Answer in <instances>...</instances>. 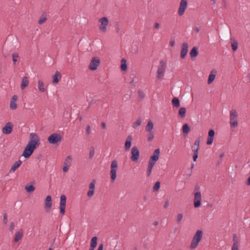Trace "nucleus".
Segmentation results:
<instances>
[{
	"label": "nucleus",
	"instance_id": "nucleus-1",
	"mask_svg": "<svg viewBox=\"0 0 250 250\" xmlns=\"http://www.w3.org/2000/svg\"><path fill=\"white\" fill-rule=\"evenodd\" d=\"M203 237V231L202 230H197L194 234L191 242L189 248L195 249L198 246L199 243L201 241Z\"/></svg>",
	"mask_w": 250,
	"mask_h": 250
},
{
	"label": "nucleus",
	"instance_id": "nucleus-2",
	"mask_svg": "<svg viewBox=\"0 0 250 250\" xmlns=\"http://www.w3.org/2000/svg\"><path fill=\"white\" fill-rule=\"evenodd\" d=\"M28 144L36 148L41 144L40 137L35 133H31L30 134Z\"/></svg>",
	"mask_w": 250,
	"mask_h": 250
},
{
	"label": "nucleus",
	"instance_id": "nucleus-3",
	"mask_svg": "<svg viewBox=\"0 0 250 250\" xmlns=\"http://www.w3.org/2000/svg\"><path fill=\"white\" fill-rule=\"evenodd\" d=\"M237 115V112L235 109H233L230 110L229 124L231 127H235L238 125Z\"/></svg>",
	"mask_w": 250,
	"mask_h": 250
},
{
	"label": "nucleus",
	"instance_id": "nucleus-4",
	"mask_svg": "<svg viewBox=\"0 0 250 250\" xmlns=\"http://www.w3.org/2000/svg\"><path fill=\"white\" fill-rule=\"evenodd\" d=\"M118 163L116 160H113L111 164L110 174L112 182H114L116 178Z\"/></svg>",
	"mask_w": 250,
	"mask_h": 250
},
{
	"label": "nucleus",
	"instance_id": "nucleus-5",
	"mask_svg": "<svg viewBox=\"0 0 250 250\" xmlns=\"http://www.w3.org/2000/svg\"><path fill=\"white\" fill-rule=\"evenodd\" d=\"M47 140L51 144H57L62 141V137L58 133H53L48 137Z\"/></svg>",
	"mask_w": 250,
	"mask_h": 250
},
{
	"label": "nucleus",
	"instance_id": "nucleus-6",
	"mask_svg": "<svg viewBox=\"0 0 250 250\" xmlns=\"http://www.w3.org/2000/svg\"><path fill=\"white\" fill-rule=\"evenodd\" d=\"M100 22L99 30L102 33H105L107 31V27L109 23V21L107 18L104 17L99 19Z\"/></svg>",
	"mask_w": 250,
	"mask_h": 250
},
{
	"label": "nucleus",
	"instance_id": "nucleus-7",
	"mask_svg": "<svg viewBox=\"0 0 250 250\" xmlns=\"http://www.w3.org/2000/svg\"><path fill=\"white\" fill-rule=\"evenodd\" d=\"M166 68V63L163 61L161 60L160 62V65L158 67L157 69V77L158 79H161L162 77L164 76V72Z\"/></svg>",
	"mask_w": 250,
	"mask_h": 250
},
{
	"label": "nucleus",
	"instance_id": "nucleus-8",
	"mask_svg": "<svg viewBox=\"0 0 250 250\" xmlns=\"http://www.w3.org/2000/svg\"><path fill=\"white\" fill-rule=\"evenodd\" d=\"M100 63V60L98 57H93L90 62L88 68L90 70L94 71L97 69Z\"/></svg>",
	"mask_w": 250,
	"mask_h": 250
},
{
	"label": "nucleus",
	"instance_id": "nucleus-9",
	"mask_svg": "<svg viewBox=\"0 0 250 250\" xmlns=\"http://www.w3.org/2000/svg\"><path fill=\"white\" fill-rule=\"evenodd\" d=\"M36 148L29 144H27L22 153V156L25 158L29 157Z\"/></svg>",
	"mask_w": 250,
	"mask_h": 250
},
{
	"label": "nucleus",
	"instance_id": "nucleus-10",
	"mask_svg": "<svg viewBox=\"0 0 250 250\" xmlns=\"http://www.w3.org/2000/svg\"><path fill=\"white\" fill-rule=\"evenodd\" d=\"M66 196L64 195H62L60 197V213L64 215L66 207Z\"/></svg>",
	"mask_w": 250,
	"mask_h": 250
},
{
	"label": "nucleus",
	"instance_id": "nucleus-11",
	"mask_svg": "<svg viewBox=\"0 0 250 250\" xmlns=\"http://www.w3.org/2000/svg\"><path fill=\"white\" fill-rule=\"evenodd\" d=\"M131 159L133 162H136L137 161L139 158L140 155V152L138 149V148L136 146H134L131 148Z\"/></svg>",
	"mask_w": 250,
	"mask_h": 250
},
{
	"label": "nucleus",
	"instance_id": "nucleus-12",
	"mask_svg": "<svg viewBox=\"0 0 250 250\" xmlns=\"http://www.w3.org/2000/svg\"><path fill=\"white\" fill-rule=\"evenodd\" d=\"M187 0H181L178 11V15L180 16H181L184 14L186 9H187Z\"/></svg>",
	"mask_w": 250,
	"mask_h": 250
},
{
	"label": "nucleus",
	"instance_id": "nucleus-13",
	"mask_svg": "<svg viewBox=\"0 0 250 250\" xmlns=\"http://www.w3.org/2000/svg\"><path fill=\"white\" fill-rule=\"evenodd\" d=\"M201 193L200 192H196L194 194V206L195 208L199 207L201 205Z\"/></svg>",
	"mask_w": 250,
	"mask_h": 250
},
{
	"label": "nucleus",
	"instance_id": "nucleus-14",
	"mask_svg": "<svg viewBox=\"0 0 250 250\" xmlns=\"http://www.w3.org/2000/svg\"><path fill=\"white\" fill-rule=\"evenodd\" d=\"M160 156V149L159 148L156 149L152 155H151L149 158V161L153 164H156V162L159 159Z\"/></svg>",
	"mask_w": 250,
	"mask_h": 250
},
{
	"label": "nucleus",
	"instance_id": "nucleus-15",
	"mask_svg": "<svg viewBox=\"0 0 250 250\" xmlns=\"http://www.w3.org/2000/svg\"><path fill=\"white\" fill-rule=\"evenodd\" d=\"M13 125L11 122H8L2 128V133L5 134H9L12 131Z\"/></svg>",
	"mask_w": 250,
	"mask_h": 250
},
{
	"label": "nucleus",
	"instance_id": "nucleus-16",
	"mask_svg": "<svg viewBox=\"0 0 250 250\" xmlns=\"http://www.w3.org/2000/svg\"><path fill=\"white\" fill-rule=\"evenodd\" d=\"M188 45L187 42H183L182 44L181 50V58L184 59L188 51Z\"/></svg>",
	"mask_w": 250,
	"mask_h": 250
},
{
	"label": "nucleus",
	"instance_id": "nucleus-17",
	"mask_svg": "<svg viewBox=\"0 0 250 250\" xmlns=\"http://www.w3.org/2000/svg\"><path fill=\"white\" fill-rule=\"evenodd\" d=\"M96 184V181L93 180L89 185V190L87 193V195L89 197H92L94 193L95 185Z\"/></svg>",
	"mask_w": 250,
	"mask_h": 250
},
{
	"label": "nucleus",
	"instance_id": "nucleus-18",
	"mask_svg": "<svg viewBox=\"0 0 250 250\" xmlns=\"http://www.w3.org/2000/svg\"><path fill=\"white\" fill-rule=\"evenodd\" d=\"M215 132L213 129H210L208 133V137L207 141L208 145H210L212 144L214 139Z\"/></svg>",
	"mask_w": 250,
	"mask_h": 250
},
{
	"label": "nucleus",
	"instance_id": "nucleus-19",
	"mask_svg": "<svg viewBox=\"0 0 250 250\" xmlns=\"http://www.w3.org/2000/svg\"><path fill=\"white\" fill-rule=\"evenodd\" d=\"M51 207H52L51 197L50 195H48L46 197L45 202V208L46 209V211H49Z\"/></svg>",
	"mask_w": 250,
	"mask_h": 250
},
{
	"label": "nucleus",
	"instance_id": "nucleus-20",
	"mask_svg": "<svg viewBox=\"0 0 250 250\" xmlns=\"http://www.w3.org/2000/svg\"><path fill=\"white\" fill-rule=\"evenodd\" d=\"M132 140V137L131 135H129L127 137L125 144V149L126 151H129L130 148Z\"/></svg>",
	"mask_w": 250,
	"mask_h": 250
},
{
	"label": "nucleus",
	"instance_id": "nucleus-21",
	"mask_svg": "<svg viewBox=\"0 0 250 250\" xmlns=\"http://www.w3.org/2000/svg\"><path fill=\"white\" fill-rule=\"evenodd\" d=\"M18 99V97L16 95H14L10 101V108L12 110H15L17 107V104L16 101Z\"/></svg>",
	"mask_w": 250,
	"mask_h": 250
},
{
	"label": "nucleus",
	"instance_id": "nucleus-22",
	"mask_svg": "<svg viewBox=\"0 0 250 250\" xmlns=\"http://www.w3.org/2000/svg\"><path fill=\"white\" fill-rule=\"evenodd\" d=\"M201 139L200 138H198L194 143V146L192 147V151L193 152H198V150L200 148V143Z\"/></svg>",
	"mask_w": 250,
	"mask_h": 250
},
{
	"label": "nucleus",
	"instance_id": "nucleus-23",
	"mask_svg": "<svg viewBox=\"0 0 250 250\" xmlns=\"http://www.w3.org/2000/svg\"><path fill=\"white\" fill-rule=\"evenodd\" d=\"M23 237V232L21 229H20L19 231H18L15 233V236L14 238V241L15 242H19Z\"/></svg>",
	"mask_w": 250,
	"mask_h": 250
},
{
	"label": "nucleus",
	"instance_id": "nucleus-24",
	"mask_svg": "<svg viewBox=\"0 0 250 250\" xmlns=\"http://www.w3.org/2000/svg\"><path fill=\"white\" fill-rule=\"evenodd\" d=\"M29 80L27 77H24L22 79L21 83V88L23 90L28 85Z\"/></svg>",
	"mask_w": 250,
	"mask_h": 250
},
{
	"label": "nucleus",
	"instance_id": "nucleus-25",
	"mask_svg": "<svg viewBox=\"0 0 250 250\" xmlns=\"http://www.w3.org/2000/svg\"><path fill=\"white\" fill-rule=\"evenodd\" d=\"M22 164L21 161L20 160L16 162L14 165L12 166L11 169L10 170V172H14L16 170V169L19 167Z\"/></svg>",
	"mask_w": 250,
	"mask_h": 250
},
{
	"label": "nucleus",
	"instance_id": "nucleus-26",
	"mask_svg": "<svg viewBox=\"0 0 250 250\" xmlns=\"http://www.w3.org/2000/svg\"><path fill=\"white\" fill-rule=\"evenodd\" d=\"M38 87L39 91L41 92L45 91L46 89L44 87V84L43 81L41 80H39L38 82Z\"/></svg>",
	"mask_w": 250,
	"mask_h": 250
},
{
	"label": "nucleus",
	"instance_id": "nucleus-27",
	"mask_svg": "<svg viewBox=\"0 0 250 250\" xmlns=\"http://www.w3.org/2000/svg\"><path fill=\"white\" fill-rule=\"evenodd\" d=\"M216 76V72L212 71L210 74L209 75L208 80V84H210L212 83V82L214 81V80Z\"/></svg>",
	"mask_w": 250,
	"mask_h": 250
},
{
	"label": "nucleus",
	"instance_id": "nucleus-28",
	"mask_svg": "<svg viewBox=\"0 0 250 250\" xmlns=\"http://www.w3.org/2000/svg\"><path fill=\"white\" fill-rule=\"evenodd\" d=\"M153 128V124L151 120H148L147 124L146 126V130L148 132H152V130Z\"/></svg>",
	"mask_w": 250,
	"mask_h": 250
},
{
	"label": "nucleus",
	"instance_id": "nucleus-29",
	"mask_svg": "<svg viewBox=\"0 0 250 250\" xmlns=\"http://www.w3.org/2000/svg\"><path fill=\"white\" fill-rule=\"evenodd\" d=\"M58 77H60V78H61V75L59 71H57L53 77V83H56L59 82Z\"/></svg>",
	"mask_w": 250,
	"mask_h": 250
},
{
	"label": "nucleus",
	"instance_id": "nucleus-30",
	"mask_svg": "<svg viewBox=\"0 0 250 250\" xmlns=\"http://www.w3.org/2000/svg\"><path fill=\"white\" fill-rule=\"evenodd\" d=\"M155 164L148 162L147 169V176H149L151 175L152 169Z\"/></svg>",
	"mask_w": 250,
	"mask_h": 250
},
{
	"label": "nucleus",
	"instance_id": "nucleus-31",
	"mask_svg": "<svg viewBox=\"0 0 250 250\" xmlns=\"http://www.w3.org/2000/svg\"><path fill=\"white\" fill-rule=\"evenodd\" d=\"M189 54L191 58L196 57L198 54L197 47L195 46L193 47L191 50L190 51Z\"/></svg>",
	"mask_w": 250,
	"mask_h": 250
},
{
	"label": "nucleus",
	"instance_id": "nucleus-32",
	"mask_svg": "<svg viewBox=\"0 0 250 250\" xmlns=\"http://www.w3.org/2000/svg\"><path fill=\"white\" fill-rule=\"evenodd\" d=\"M172 104L173 106L176 108H178L180 105L179 100L177 97H174L173 98L172 100Z\"/></svg>",
	"mask_w": 250,
	"mask_h": 250
},
{
	"label": "nucleus",
	"instance_id": "nucleus-33",
	"mask_svg": "<svg viewBox=\"0 0 250 250\" xmlns=\"http://www.w3.org/2000/svg\"><path fill=\"white\" fill-rule=\"evenodd\" d=\"M72 163V158L70 156H67L63 162V165L70 167Z\"/></svg>",
	"mask_w": 250,
	"mask_h": 250
},
{
	"label": "nucleus",
	"instance_id": "nucleus-34",
	"mask_svg": "<svg viewBox=\"0 0 250 250\" xmlns=\"http://www.w3.org/2000/svg\"><path fill=\"white\" fill-rule=\"evenodd\" d=\"M25 189L28 192H32L35 190V188L33 185H27L25 187Z\"/></svg>",
	"mask_w": 250,
	"mask_h": 250
},
{
	"label": "nucleus",
	"instance_id": "nucleus-35",
	"mask_svg": "<svg viewBox=\"0 0 250 250\" xmlns=\"http://www.w3.org/2000/svg\"><path fill=\"white\" fill-rule=\"evenodd\" d=\"M186 112V109L185 107H181L179 110V115L181 118H184L185 117V114Z\"/></svg>",
	"mask_w": 250,
	"mask_h": 250
},
{
	"label": "nucleus",
	"instance_id": "nucleus-36",
	"mask_svg": "<svg viewBox=\"0 0 250 250\" xmlns=\"http://www.w3.org/2000/svg\"><path fill=\"white\" fill-rule=\"evenodd\" d=\"M184 133L188 134L190 131V127L188 124H185L182 127Z\"/></svg>",
	"mask_w": 250,
	"mask_h": 250
},
{
	"label": "nucleus",
	"instance_id": "nucleus-37",
	"mask_svg": "<svg viewBox=\"0 0 250 250\" xmlns=\"http://www.w3.org/2000/svg\"><path fill=\"white\" fill-rule=\"evenodd\" d=\"M97 237L96 236H94L92 238L91 240L90 246L91 247L96 248L97 245Z\"/></svg>",
	"mask_w": 250,
	"mask_h": 250
},
{
	"label": "nucleus",
	"instance_id": "nucleus-38",
	"mask_svg": "<svg viewBox=\"0 0 250 250\" xmlns=\"http://www.w3.org/2000/svg\"><path fill=\"white\" fill-rule=\"evenodd\" d=\"M231 47L233 51L236 50L238 48V42L236 41L231 40Z\"/></svg>",
	"mask_w": 250,
	"mask_h": 250
},
{
	"label": "nucleus",
	"instance_id": "nucleus-39",
	"mask_svg": "<svg viewBox=\"0 0 250 250\" xmlns=\"http://www.w3.org/2000/svg\"><path fill=\"white\" fill-rule=\"evenodd\" d=\"M19 56L18 53H14L12 54V60L14 64H16L17 62L19 59Z\"/></svg>",
	"mask_w": 250,
	"mask_h": 250
},
{
	"label": "nucleus",
	"instance_id": "nucleus-40",
	"mask_svg": "<svg viewBox=\"0 0 250 250\" xmlns=\"http://www.w3.org/2000/svg\"><path fill=\"white\" fill-rule=\"evenodd\" d=\"M142 121L141 118H138L136 121L133 124L132 127L134 128H137L138 126H140L141 125Z\"/></svg>",
	"mask_w": 250,
	"mask_h": 250
},
{
	"label": "nucleus",
	"instance_id": "nucleus-41",
	"mask_svg": "<svg viewBox=\"0 0 250 250\" xmlns=\"http://www.w3.org/2000/svg\"><path fill=\"white\" fill-rule=\"evenodd\" d=\"M160 183L159 181H157L156 182L155 185L153 187V191H157L160 188Z\"/></svg>",
	"mask_w": 250,
	"mask_h": 250
},
{
	"label": "nucleus",
	"instance_id": "nucleus-42",
	"mask_svg": "<svg viewBox=\"0 0 250 250\" xmlns=\"http://www.w3.org/2000/svg\"><path fill=\"white\" fill-rule=\"evenodd\" d=\"M121 69L123 71L126 70V69L127 68V65H126V62L124 60H122V63H121Z\"/></svg>",
	"mask_w": 250,
	"mask_h": 250
},
{
	"label": "nucleus",
	"instance_id": "nucleus-43",
	"mask_svg": "<svg viewBox=\"0 0 250 250\" xmlns=\"http://www.w3.org/2000/svg\"><path fill=\"white\" fill-rule=\"evenodd\" d=\"M46 20L47 18L45 17V16L42 15L38 21V23L39 24H42V23H44Z\"/></svg>",
	"mask_w": 250,
	"mask_h": 250
},
{
	"label": "nucleus",
	"instance_id": "nucleus-44",
	"mask_svg": "<svg viewBox=\"0 0 250 250\" xmlns=\"http://www.w3.org/2000/svg\"><path fill=\"white\" fill-rule=\"evenodd\" d=\"M183 214L182 213H178L177 215L176 222L179 224L183 218Z\"/></svg>",
	"mask_w": 250,
	"mask_h": 250
},
{
	"label": "nucleus",
	"instance_id": "nucleus-45",
	"mask_svg": "<svg viewBox=\"0 0 250 250\" xmlns=\"http://www.w3.org/2000/svg\"><path fill=\"white\" fill-rule=\"evenodd\" d=\"M138 94L139 97L141 99H143L145 97V94L144 93V92L143 91H142L141 90H139L138 91Z\"/></svg>",
	"mask_w": 250,
	"mask_h": 250
},
{
	"label": "nucleus",
	"instance_id": "nucleus-46",
	"mask_svg": "<svg viewBox=\"0 0 250 250\" xmlns=\"http://www.w3.org/2000/svg\"><path fill=\"white\" fill-rule=\"evenodd\" d=\"M149 134L147 136V141H151L153 140L154 138L153 133V132H148Z\"/></svg>",
	"mask_w": 250,
	"mask_h": 250
},
{
	"label": "nucleus",
	"instance_id": "nucleus-47",
	"mask_svg": "<svg viewBox=\"0 0 250 250\" xmlns=\"http://www.w3.org/2000/svg\"><path fill=\"white\" fill-rule=\"evenodd\" d=\"M95 154V151L93 148H92L89 152V158L91 159L94 155Z\"/></svg>",
	"mask_w": 250,
	"mask_h": 250
},
{
	"label": "nucleus",
	"instance_id": "nucleus-48",
	"mask_svg": "<svg viewBox=\"0 0 250 250\" xmlns=\"http://www.w3.org/2000/svg\"><path fill=\"white\" fill-rule=\"evenodd\" d=\"M86 132L87 135H89L91 133V127L89 125L86 126Z\"/></svg>",
	"mask_w": 250,
	"mask_h": 250
},
{
	"label": "nucleus",
	"instance_id": "nucleus-49",
	"mask_svg": "<svg viewBox=\"0 0 250 250\" xmlns=\"http://www.w3.org/2000/svg\"><path fill=\"white\" fill-rule=\"evenodd\" d=\"M14 228H15L14 223L13 222H11L10 226H9V230L10 231H12L14 230Z\"/></svg>",
	"mask_w": 250,
	"mask_h": 250
},
{
	"label": "nucleus",
	"instance_id": "nucleus-50",
	"mask_svg": "<svg viewBox=\"0 0 250 250\" xmlns=\"http://www.w3.org/2000/svg\"><path fill=\"white\" fill-rule=\"evenodd\" d=\"M233 243H238L237 237L236 234H233Z\"/></svg>",
	"mask_w": 250,
	"mask_h": 250
},
{
	"label": "nucleus",
	"instance_id": "nucleus-51",
	"mask_svg": "<svg viewBox=\"0 0 250 250\" xmlns=\"http://www.w3.org/2000/svg\"><path fill=\"white\" fill-rule=\"evenodd\" d=\"M194 154L193 155V160L195 162L197 160L198 156V152H193Z\"/></svg>",
	"mask_w": 250,
	"mask_h": 250
},
{
	"label": "nucleus",
	"instance_id": "nucleus-52",
	"mask_svg": "<svg viewBox=\"0 0 250 250\" xmlns=\"http://www.w3.org/2000/svg\"><path fill=\"white\" fill-rule=\"evenodd\" d=\"M3 222L4 224H6L7 223V214L6 213L3 215Z\"/></svg>",
	"mask_w": 250,
	"mask_h": 250
},
{
	"label": "nucleus",
	"instance_id": "nucleus-53",
	"mask_svg": "<svg viewBox=\"0 0 250 250\" xmlns=\"http://www.w3.org/2000/svg\"><path fill=\"white\" fill-rule=\"evenodd\" d=\"M69 166H64L63 165V167H62V170L63 172H67L68 170Z\"/></svg>",
	"mask_w": 250,
	"mask_h": 250
},
{
	"label": "nucleus",
	"instance_id": "nucleus-54",
	"mask_svg": "<svg viewBox=\"0 0 250 250\" xmlns=\"http://www.w3.org/2000/svg\"><path fill=\"white\" fill-rule=\"evenodd\" d=\"M232 249H238V243H233Z\"/></svg>",
	"mask_w": 250,
	"mask_h": 250
},
{
	"label": "nucleus",
	"instance_id": "nucleus-55",
	"mask_svg": "<svg viewBox=\"0 0 250 250\" xmlns=\"http://www.w3.org/2000/svg\"><path fill=\"white\" fill-rule=\"evenodd\" d=\"M169 44L171 46H173L175 44V41L174 40H171L169 42Z\"/></svg>",
	"mask_w": 250,
	"mask_h": 250
},
{
	"label": "nucleus",
	"instance_id": "nucleus-56",
	"mask_svg": "<svg viewBox=\"0 0 250 250\" xmlns=\"http://www.w3.org/2000/svg\"><path fill=\"white\" fill-rule=\"evenodd\" d=\"M159 26H160L159 23L158 22H155V26H154L155 28L158 29L159 28Z\"/></svg>",
	"mask_w": 250,
	"mask_h": 250
},
{
	"label": "nucleus",
	"instance_id": "nucleus-57",
	"mask_svg": "<svg viewBox=\"0 0 250 250\" xmlns=\"http://www.w3.org/2000/svg\"><path fill=\"white\" fill-rule=\"evenodd\" d=\"M104 245L103 244L99 245L97 250H103Z\"/></svg>",
	"mask_w": 250,
	"mask_h": 250
},
{
	"label": "nucleus",
	"instance_id": "nucleus-58",
	"mask_svg": "<svg viewBox=\"0 0 250 250\" xmlns=\"http://www.w3.org/2000/svg\"><path fill=\"white\" fill-rule=\"evenodd\" d=\"M194 30L196 32L198 33L200 31V28L198 27H195L194 28Z\"/></svg>",
	"mask_w": 250,
	"mask_h": 250
},
{
	"label": "nucleus",
	"instance_id": "nucleus-59",
	"mask_svg": "<svg viewBox=\"0 0 250 250\" xmlns=\"http://www.w3.org/2000/svg\"><path fill=\"white\" fill-rule=\"evenodd\" d=\"M101 126L103 129L105 128L106 127V124L104 122H102L101 124Z\"/></svg>",
	"mask_w": 250,
	"mask_h": 250
},
{
	"label": "nucleus",
	"instance_id": "nucleus-60",
	"mask_svg": "<svg viewBox=\"0 0 250 250\" xmlns=\"http://www.w3.org/2000/svg\"><path fill=\"white\" fill-rule=\"evenodd\" d=\"M168 205H169L168 202V201L166 202L165 205L164 206V208H166L168 206Z\"/></svg>",
	"mask_w": 250,
	"mask_h": 250
},
{
	"label": "nucleus",
	"instance_id": "nucleus-61",
	"mask_svg": "<svg viewBox=\"0 0 250 250\" xmlns=\"http://www.w3.org/2000/svg\"><path fill=\"white\" fill-rule=\"evenodd\" d=\"M247 185L248 186L250 185V176L248 178L247 181Z\"/></svg>",
	"mask_w": 250,
	"mask_h": 250
},
{
	"label": "nucleus",
	"instance_id": "nucleus-62",
	"mask_svg": "<svg viewBox=\"0 0 250 250\" xmlns=\"http://www.w3.org/2000/svg\"><path fill=\"white\" fill-rule=\"evenodd\" d=\"M224 156V153H221L220 155H219V158L220 159H222L223 157Z\"/></svg>",
	"mask_w": 250,
	"mask_h": 250
},
{
	"label": "nucleus",
	"instance_id": "nucleus-63",
	"mask_svg": "<svg viewBox=\"0 0 250 250\" xmlns=\"http://www.w3.org/2000/svg\"><path fill=\"white\" fill-rule=\"evenodd\" d=\"M158 222L157 221H155V222L153 223V225H154V226H157V225H158Z\"/></svg>",
	"mask_w": 250,
	"mask_h": 250
},
{
	"label": "nucleus",
	"instance_id": "nucleus-64",
	"mask_svg": "<svg viewBox=\"0 0 250 250\" xmlns=\"http://www.w3.org/2000/svg\"><path fill=\"white\" fill-rule=\"evenodd\" d=\"M95 248L91 247L90 246V249H89V250H94Z\"/></svg>",
	"mask_w": 250,
	"mask_h": 250
}]
</instances>
